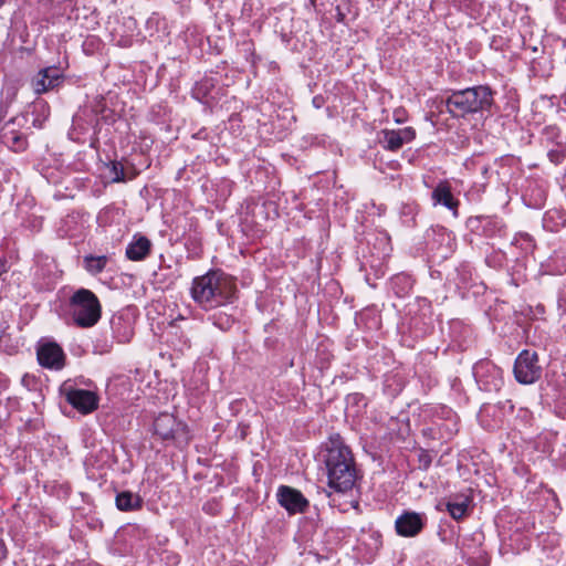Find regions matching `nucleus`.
I'll use <instances>...</instances> for the list:
<instances>
[{
  "label": "nucleus",
  "instance_id": "obj_1",
  "mask_svg": "<svg viewBox=\"0 0 566 566\" xmlns=\"http://www.w3.org/2000/svg\"><path fill=\"white\" fill-rule=\"evenodd\" d=\"M235 293L234 280L219 270L209 271L192 281L191 297L206 311L227 304Z\"/></svg>",
  "mask_w": 566,
  "mask_h": 566
},
{
  "label": "nucleus",
  "instance_id": "obj_2",
  "mask_svg": "<svg viewBox=\"0 0 566 566\" xmlns=\"http://www.w3.org/2000/svg\"><path fill=\"white\" fill-rule=\"evenodd\" d=\"M328 486L337 492L353 489L357 480V468L350 449L339 439H332L324 459Z\"/></svg>",
  "mask_w": 566,
  "mask_h": 566
},
{
  "label": "nucleus",
  "instance_id": "obj_3",
  "mask_svg": "<svg viewBox=\"0 0 566 566\" xmlns=\"http://www.w3.org/2000/svg\"><path fill=\"white\" fill-rule=\"evenodd\" d=\"M492 92L488 86H475L453 92L446 99L448 112L453 117H464L491 106Z\"/></svg>",
  "mask_w": 566,
  "mask_h": 566
},
{
  "label": "nucleus",
  "instance_id": "obj_4",
  "mask_svg": "<svg viewBox=\"0 0 566 566\" xmlns=\"http://www.w3.org/2000/svg\"><path fill=\"white\" fill-rule=\"evenodd\" d=\"M69 314L74 323L83 328L94 326L101 318L102 306L97 296L87 289H78L70 297Z\"/></svg>",
  "mask_w": 566,
  "mask_h": 566
},
{
  "label": "nucleus",
  "instance_id": "obj_5",
  "mask_svg": "<svg viewBox=\"0 0 566 566\" xmlns=\"http://www.w3.org/2000/svg\"><path fill=\"white\" fill-rule=\"evenodd\" d=\"M542 375V367L538 365V356L535 352L523 350L518 354L514 364L515 379L524 385L537 381Z\"/></svg>",
  "mask_w": 566,
  "mask_h": 566
},
{
  "label": "nucleus",
  "instance_id": "obj_6",
  "mask_svg": "<svg viewBox=\"0 0 566 566\" xmlns=\"http://www.w3.org/2000/svg\"><path fill=\"white\" fill-rule=\"evenodd\" d=\"M154 431L163 440H175L179 438L187 440L186 424L178 421L168 412H163L155 419Z\"/></svg>",
  "mask_w": 566,
  "mask_h": 566
},
{
  "label": "nucleus",
  "instance_id": "obj_7",
  "mask_svg": "<svg viewBox=\"0 0 566 566\" xmlns=\"http://www.w3.org/2000/svg\"><path fill=\"white\" fill-rule=\"evenodd\" d=\"M476 380L482 384L484 390H499L503 384L502 370L489 360H481L473 367Z\"/></svg>",
  "mask_w": 566,
  "mask_h": 566
},
{
  "label": "nucleus",
  "instance_id": "obj_8",
  "mask_svg": "<svg viewBox=\"0 0 566 566\" xmlns=\"http://www.w3.org/2000/svg\"><path fill=\"white\" fill-rule=\"evenodd\" d=\"M63 81V73L56 66L40 70L31 80V86L35 94H44L57 86Z\"/></svg>",
  "mask_w": 566,
  "mask_h": 566
},
{
  "label": "nucleus",
  "instance_id": "obj_9",
  "mask_svg": "<svg viewBox=\"0 0 566 566\" xmlns=\"http://www.w3.org/2000/svg\"><path fill=\"white\" fill-rule=\"evenodd\" d=\"M38 360L41 366L50 369H61L64 366L65 355L60 345L53 342L41 344L38 347Z\"/></svg>",
  "mask_w": 566,
  "mask_h": 566
},
{
  "label": "nucleus",
  "instance_id": "obj_10",
  "mask_svg": "<svg viewBox=\"0 0 566 566\" xmlns=\"http://www.w3.org/2000/svg\"><path fill=\"white\" fill-rule=\"evenodd\" d=\"M279 503L291 514L303 513L308 506L303 494L290 486H280L277 491Z\"/></svg>",
  "mask_w": 566,
  "mask_h": 566
},
{
  "label": "nucleus",
  "instance_id": "obj_11",
  "mask_svg": "<svg viewBox=\"0 0 566 566\" xmlns=\"http://www.w3.org/2000/svg\"><path fill=\"white\" fill-rule=\"evenodd\" d=\"M66 400L82 413H90L98 406V397L95 392L85 389H73L66 394Z\"/></svg>",
  "mask_w": 566,
  "mask_h": 566
},
{
  "label": "nucleus",
  "instance_id": "obj_12",
  "mask_svg": "<svg viewBox=\"0 0 566 566\" xmlns=\"http://www.w3.org/2000/svg\"><path fill=\"white\" fill-rule=\"evenodd\" d=\"M395 526L400 536L411 537L422 530L423 518L419 513L405 512L396 520Z\"/></svg>",
  "mask_w": 566,
  "mask_h": 566
},
{
  "label": "nucleus",
  "instance_id": "obj_13",
  "mask_svg": "<svg viewBox=\"0 0 566 566\" xmlns=\"http://www.w3.org/2000/svg\"><path fill=\"white\" fill-rule=\"evenodd\" d=\"M151 242L144 235L135 237L126 249V256L132 261H142L150 252Z\"/></svg>",
  "mask_w": 566,
  "mask_h": 566
},
{
  "label": "nucleus",
  "instance_id": "obj_14",
  "mask_svg": "<svg viewBox=\"0 0 566 566\" xmlns=\"http://www.w3.org/2000/svg\"><path fill=\"white\" fill-rule=\"evenodd\" d=\"M432 200L436 205H443L448 209L453 210V213L457 214L459 201L454 199L453 195L451 193V188L447 182H440L434 188L432 191Z\"/></svg>",
  "mask_w": 566,
  "mask_h": 566
},
{
  "label": "nucleus",
  "instance_id": "obj_15",
  "mask_svg": "<svg viewBox=\"0 0 566 566\" xmlns=\"http://www.w3.org/2000/svg\"><path fill=\"white\" fill-rule=\"evenodd\" d=\"M471 497L465 494L452 496L447 503V510L454 520H461L468 513Z\"/></svg>",
  "mask_w": 566,
  "mask_h": 566
},
{
  "label": "nucleus",
  "instance_id": "obj_16",
  "mask_svg": "<svg viewBox=\"0 0 566 566\" xmlns=\"http://www.w3.org/2000/svg\"><path fill=\"white\" fill-rule=\"evenodd\" d=\"M142 499L139 495L132 492H122L116 496V506L120 511H134L142 506Z\"/></svg>",
  "mask_w": 566,
  "mask_h": 566
},
{
  "label": "nucleus",
  "instance_id": "obj_17",
  "mask_svg": "<svg viewBox=\"0 0 566 566\" xmlns=\"http://www.w3.org/2000/svg\"><path fill=\"white\" fill-rule=\"evenodd\" d=\"M107 261H108V259L105 255H101V256L87 255L84 258L85 269L91 274L101 273L105 269Z\"/></svg>",
  "mask_w": 566,
  "mask_h": 566
},
{
  "label": "nucleus",
  "instance_id": "obj_18",
  "mask_svg": "<svg viewBox=\"0 0 566 566\" xmlns=\"http://www.w3.org/2000/svg\"><path fill=\"white\" fill-rule=\"evenodd\" d=\"M382 144L388 150H398L402 147L401 137L397 130H384Z\"/></svg>",
  "mask_w": 566,
  "mask_h": 566
},
{
  "label": "nucleus",
  "instance_id": "obj_19",
  "mask_svg": "<svg viewBox=\"0 0 566 566\" xmlns=\"http://www.w3.org/2000/svg\"><path fill=\"white\" fill-rule=\"evenodd\" d=\"M399 136L401 137V143H409L416 137V132L411 127H406L397 130Z\"/></svg>",
  "mask_w": 566,
  "mask_h": 566
},
{
  "label": "nucleus",
  "instance_id": "obj_20",
  "mask_svg": "<svg viewBox=\"0 0 566 566\" xmlns=\"http://www.w3.org/2000/svg\"><path fill=\"white\" fill-rule=\"evenodd\" d=\"M113 171H114V177H113L114 181H123L124 180L125 175H124L122 167H118L117 164H113Z\"/></svg>",
  "mask_w": 566,
  "mask_h": 566
},
{
  "label": "nucleus",
  "instance_id": "obj_21",
  "mask_svg": "<svg viewBox=\"0 0 566 566\" xmlns=\"http://www.w3.org/2000/svg\"><path fill=\"white\" fill-rule=\"evenodd\" d=\"M13 144H17L19 148H23L25 146V140L21 136H12L11 137Z\"/></svg>",
  "mask_w": 566,
  "mask_h": 566
},
{
  "label": "nucleus",
  "instance_id": "obj_22",
  "mask_svg": "<svg viewBox=\"0 0 566 566\" xmlns=\"http://www.w3.org/2000/svg\"><path fill=\"white\" fill-rule=\"evenodd\" d=\"M178 321H184V318H182V317H179V318L174 319V322L171 323V325H172V326H177V322H178Z\"/></svg>",
  "mask_w": 566,
  "mask_h": 566
},
{
  "label": "nucleus",
  "instance_id": "obj_23",
  "mask_svg": "<svg viewBox=\"0 0 566 566\" xmlns=\"http://www.w3.org/2000/svg\"><path fill=\"white\" fill-rule=\"evenodd\" d=\"M0 268H2V266L0 265ZM1 274H2V269H0V275H1Z\"/></svg>",
  "mask_w": 566,
  "mask_h": 566
}]
</instances>
